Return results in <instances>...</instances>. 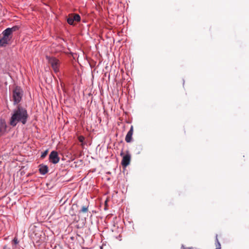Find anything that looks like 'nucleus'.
Returning <instances> with one entry per match:
<instances>
[{
    "instance_id": "obj_17",
    "label": "nucleus",
    "mask_w": 249,
    "mask_h": 249,
    "mask_svg": "<svg viewBox=\"0 0 249 249\" xmlns=\"http://www.w3.org/2000/svg\"><path fill=\"white\" fill-rule=\"evenodd\" d=\"M47 153H48L47 150H46V151H44V152H43L42 153V154H41V157L42 158H45L46 156V155L47 154Z\"/></svg>"
},
{
    "instance_id": "obj_9",
    "label": "nucleus",
    "mask_w": 249,
    "mask_h": 249,
    "mask_svg": "<svg viewBox=\"0 0 249 249\" xmlns=\"http://www.w3.org/2000/svg\"><path fill=\"white\" fill-rule=\"evenodd\" d=\"M39 167V171L41 175H44L48 172V167L47 165L41 164Z\"/></svg>"
},
{
    "instance_id": "obj_14",
    "label": "nucleus",
    "mask_w": 249,
    "mask_h": 249,
    "mask_svg": "<svg viewBox=\"0 0 249 249\" xmlns=\"http://www.w3.org/2000/svg\"><path fill=\"white\" fill-rule=\"evenodd\" d=\"M215 240H216V243H215L216 249H221V245L218 240L217 235H216Z\"/></svg>"
},
{
    "instance_id": "obj_4",
    "label": "nucleus",
    "mask_w": 249,
    "mask_h": 249,
    "mask_svg": "<svg viewBox=\"0 0 249 249\" xmlns=\"http://www.w3.org/2000/svg\"><path fill=\"white\" fill-rule=\"evenodd\" d=\"M2 37L0 39V47H5L12 39V36L8 33V30L2 32Z\"/></svg>"
},
{
    "instance_id": "obj_18",
    "label": "nucleus",
    "mask_w": 249,
    "mask_h": 249,
    "mask_svg": "<svg viewBox=\"0 0 249 249\" xmlns=\"http://www.w3.org/2000/svg\"><path fill=\"white\" fill-rule=\"evenodd\" d=\"M74 205H73L72 206V209H74Z\"/></svg>"
},
{
    "instance_id": "obj_13",
    "label": "nucleus",
    "mask_w": 249,
    "mask_h": 249,
    "mask_svg": "<svg viewBox=\"0 0 249 249\" xmlns=\"http://www.w3.org/2000/svg\"><path fill=\"white\" fill-rule=\"evenodd\" d=\"M19 241H18V238L15 237L14 239L12 240V244L13 246V249H14L16 247V246L18 244Z\"/></svg>"
},
{
    "instance_id": "obj_19",
    "label": "nucleus",
    "mask_w": 249,
    "mask_h": 249,
    "mask_svg": "<svg viewBox=\"0 0 249 249\" xmlns=\"http://www.w3.org/2000/svg\"><path fill=\"white\" fill-rule=\"evenodd\" d=\"M101 249H103L102 247H101Z\"/></svg>"
},
{
    "instance_id": "obj_8",
    "label": "nucleus",
    "mask_w": 249,
    "mask_h": 249,
    "mask_svg": "<svg viewBox=\"0 0 249 249\" xmlns=\"http://www.w3.org/2000/svg\"><path fill=\"white\" fill-rule=\"evenodd\" d=\"M133 126H131L130 130L127 132V133L125 136V140L127 142H131V141L132 140V136L133 135Z\"/></svg>"
},
{
    "instance_id": "obj_7",
    "label": "nucleus",
    "mask_w": 249,
    "mask_h": 249,
    "mask_svg": "<svg viewBox=\"0 0 249 249\" xmlns=\"http://www.w3.org/2000/svg\"><path fill=\"white\" fill-rule=\"evenodd\" d=\"M7 124L4 119L0 120V136L2 135L6 131Z\"/></svg>"
},
{
    "instance_id": "obj_10",
    "label": "nucleus",
    "mask_w": 249,
    "mask_h": 249,
    "mask_svg": "<svg viewBox=\"0 0 249 249\" xmlns=\"http://www.w3.org/2000/svg\"><path fill=\"white\" fill-rule=\"evenodd\" d=\"M19 29V27L18 26L16 25L12 28H8L5 29L6 31L8 30V33H9L12 36L13 32H15L18 30Z\"/></svg>"
},
{
    "instance_id": "obj_11",
    "label": "nucleus",
    "mask_w": 249,
    "mask_h": 249,
    "mask_svg": "<svg viewBox=\"0 0 249 249\" xmlns=\"http://www.w3.org/2000/svg\"><path fill=\"white\" fill-rule=\"evenodd\" d=\"M74 20L73 19V18L72 17V15H70L69 18H67V22L70 25H73Z\"/></svg>"
},
{
    "instance_id": "obj_12",
    "label": "nucleus",
    "mask_w": 249,
    "mask_h": 249,
    "mask_svg": "<svg viewBox=\"0 0 249 249\" xmlns=\"http://www.w3.org/2000/svg\"><path fill=\"white\" fill-rule=\"evenodd\" d=\"M72 17L75 21L79 22L81 20V17L78 14H74Z\"/></svg>"
},
{
    "instance_id": "obj_2",
    "label": "nucleus",
    "mask_w": 249,
    "mask_h": 249,
    "mask_svg": "<svg viewBox=\"0 0 249 249\" xmlns=\"http://www.w3.org/2000/svg\"><path fill=\"white\" fill-rule=\"evenodd\" d=\"M23 96V90L20 87L16 86L12 92V98L14 105L18 104L21 100Z\"/></svg>"
},
{
    "instance_id": "obj_16",
    "label": "nucleus",
    "mask_w": 249,
    "mask_h": 249,
    "mask_svg": "<svg viewBox=\"0 0 249 249\" xmlns=\"http://www.w3.org/2000/svg\"><path fill=\"white\" fill-rule=\"evenodd\" d=\"M78 140L80 142H83L85 140V137L83 136H80L78 137Z\"/></svg>"
},
{
    "instance_id": "obj_5",
    "label": "nucleus",
    "mask_w": 249,
    "mask_h": 249,
    "mask_svg": "<svg viewBox=\"0 0 249 249\" xmlns=\"http://www.w3.org/2000/svg\"><path fill=\"white\" fill-rule=\"evenodd\" d=\"M60 158L57 152L53 151L49 155V161L53 164H56L59 161Z\"/></svg>"
},
{
    "instance_id": "obj_1",
    "label": "nucleus",
    "mask_w": 249,
    "mask_h": 249,
    "mask_svg": "<svg viewBox=\"0 0 249 249\" xmlns=\"http://www.w3.org/2000/svg\"><path fill=\"white\" fill-rule=\"evenodd\" d=\"M29 115L27 109L23 107L18 105L11 113L9 120V124L12 127L16 126L18 123L25 124L28 120Z\"/></svg>"
},
{
    "instance_id": "obj_15",
    "label": "nucleus",
    "mask_w": 249,
    "mask_h": 249,
    "mask_svg": "<svg viewBox=\"0 0 249 249\" xmlns=\"http://www.w3.org/2000/svg\"><path fill=\"white\" fill-rule=\"evenodd\" d=\"M88 211V206H83L82 209L79 211V213H87Z\"/></svg>"
},
{
    "instance_id": "obj_3",
    "label": "nucleus",
    "mask_w": 249,
    "mask_h": 249,
    "mask_svg": "<svg viewBox=\"0 0 249 249\" xmlns=\"http://www.w3.org/2000/svg\"><path fill=\"white\" fill-rule=\"evenodd\" d=\"M46 59L48 63L51 65L55 73L59 71L60 61L55 57L46 56Z\"/></svg>"
},
{
    "instance_id": "obj_6",
    "label": "nucleus",
    "mask_w": 249,
    "mask_h": 249,
    "mask_svg": "<svg viewBox=\"0 0 249 249\" xmlns=\"http://www.w3.org/2000/svg\"><path fill=\"white\" fill-rule=\"evenodd\" d=\"M131 159V155L129 153H127L126 155H125L123 157L122 160L121 161V164L123 166L125 167H126L130 163Z\"/></svg>"
}]
</instances>
